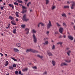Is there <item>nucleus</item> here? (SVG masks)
I'll return each mask as SVG.
<instances>
[{"label":"nucleus","instance_id":"obj_1","mask_svg":"<svg viewBox=\"0 0 75 75\" xmlns=\"http://www.w3.org/2000/svg\"><path fill=\"white\" fill-rule=\"evenodd\" d=\"M22 19L23 21H29V19L27 18L26 15L25 14L23 15V18H22Z\"/></svg>","mask_w":75,"mask_h":75},{"label":"nucleus","instance_id":"obj_2","mask_svg":"<svg viewBox=\"0 0 75 75\" xmlns=\"http://www.w3.org/2000/svg\"><path fill=\"white\" fill-rule=\"evenodd\" d=\"M33 41L35 43H36L37 42V38L36 37L34 33H33Z\"/></svg>","mask_w":75,"mask_h":75},{"label":"nucleus","instance_id":"obj_3","mask_svg":"<svg viewBox=\"0 0 75 75\" xmlns=\"http://www.w3.org/2000/svg\"><path fill=\"white\" fill-rule=\"evenodd\" d=\"M52 26V25L51 24V22L50 21H49V23L47 24V28H50Z\"/></svg>","mask_w":75,"mask_h":75},{"label":"nucleus","instance_id":"obj_4","mask_svg":"<svg viewBox=\"0 0 75 75\" xmlns=\"http://www.w3.org/2000/svg\"><path fill=\"white\" fill-rule=\"evenodd\" d=\"M71 3L72 4V6L71 7V9H73L74 8V6H75V2L72 1H71Z\"/></svg>","mask_w":75,"mask_h":75},{"label":"nucleus","instance_id":"obj_5","mask_svg":"<svg viewBox=\"0 0 75 75\" xmlns=\"http://www.w3.org/2000/svg\"><path fill=\"white\" fill-rule=\"evenodd\" d=\"M63 30H64V28L62 27H61L60 28H59V32L60 33H61V34H62Z\"/></svg>","mask_w":75,"mask_h":75},{"label":"nucleus","instance_id":"obj_6","mask_svg":"<svg viewBox=\"0 0 75 75\" xmlns=\"http://www.w3.org/2000/svg\"><path fill=\"white\" fill-rule=\"evenodd\" d=\"M68 38H69V39L71 40H74V38H73V37L71 35H69L68 36Z\"/></svg>","mask_w":75,"mask_h":75},{"label":"nucleus","instance_id":"obj_7","mask_svg":"<svg viewBox=\"0 0 75 75\" xmlns=\"http://www.w3.org/2000/svg\"><path fill=\"white\" fill-rule=\"evenodd\" d=\"M25 31H27L26 34H28V33H29V31H30V29L28 28H27L25 29Z\"/></svg>","mask_w":75,"mask_h":75},{"label":"nucleus","instance_id":"obj_8","mask_svg":"<svg viewBox=\"0 0 75 75\" xmlns=\"http://www.w3.org/2000/svg\"><path fill=\"white\" fill-rule=\"evenodd\" d=\"M67 65L68 64H67L65 62H64L63 63H61L60 65L61 67H62V66H64V65L66 66V65Z\"/></svg>","mask_w":75,"mask_h":75},{"label":"nucleus","instance_id":"obj_9","mask_svg":"<svg viewBox=\"0 0 75 75\" xmlns=\"http://www.w3.org/2000/svg\"><path fill=\"white\" fill-rule=\"evenodd\" d=\"M13 51H15V52H19L20 51V50H18V49L15 48L13 49Z\"/></svg>","mask_w":75,"mask_h":75},{"label":"nucleus","instance_id":"obj_10","mask_svg":"<svg viewBox=\"0 0 75 75\" xmlns=\"http://www.w3.org/2000/svg\"><path fill=\"white\" fill-rule=\"evenodd\" d=\"M11 23L13 25H16V21H11Z\"/></svg>","mask_w":75,"mask_h":75},{"label":"nucleus","instance_id":"obj_11","mask_svg":"<svg viewBox=\"0 0 75 75\" xmlns=\"http://www.w3.org/2000/svg\"><path fill=\"white\" fill-rule=\"evenodd\" d=\"M8 6L9 7H12V9H14V6L13 5L9 4H8Z\"/></svg>","mask_w":75,"mask_h":75},{"label":"nucleus","instance_id":"obj_12","mask_svg":"<svg viewBox=\"0 0 75 75\" xmlns=\"http://www.w3.org/2000/svg\"><path fill=\"white\" fill-rule=\"evenodd\" d=\"M26 12H27V10L23 9L21 13L22 14H23V13H26Z\"/></svg>","mask_w":75,"mask_h":75},{"label":"nucleus","instance_id":"obj_13","mask_svg":"<svg viewBox=\"0 0 75 75\" xmlns=\"http://www.w3.org/2000/svg\"><path fill=\"white\" fill-rule=\"evenodd\" d=\"M52 64H53V66H55V64L56 62H55V61H54L53 60L52 61Z\"/></svg>","mask_w":75,"mask_h":75},{"label":"nucleus","instance_id":"obj_14","mask_svg":"<svg viewBox=\"0 0 75 75\" xmlns=\"http://www.w3.org/2000/svg\"><path fill=\"white\" fill-rule=\"evenodd\" d=\"M6 63H5L4 64V65L5 66V67H6V66H7V65H8V62L7 61H6Z\"/></svg>","mask_w":75,"mask_h":75},{"label":"nucleus","instance_id":"obj_15","mask_svg":"<svg viewBox=\"0 0 75 75\" xmlns=\"http://www.w3.org/2000/svg\"><path fill=\"white\" fill-rule=\"evenodd\" d=\"M31 52H38V51H36L35 50H34L33 49H32L31 50Z\"/></svg>","mask_w":75,"mask_h":75},{"label":"nucleus","instance_id":"obj_16","mask_svg":"<svg viewBox=\"0 0 75 75\" xmlns=\"http://www.w3.org/2000/svg\"><path fill=\"white\" fill-rule=\"evenodd\" d=\"M37 57H39V58H41V59H42V58H43V57L42 56H40V55L39 54H38L37 55Z\"/></svg>","mask_w":75,"mask_h":75},{"label":"nucleus","instance_id":"obj_17","mask_svg":"<svg viewBox=\"0 0 75 75\" xmlns=\"http://www.w3.org/2000/svg\"><path fill=\"white\" fill-rule=\"evenodd\" d=\"M16 45H17V47H19L21 46V45L20 43H18L16 44Z\"/></svg>","mask_w":75,"mask_h":75},{"label":"nucleus","instance_id":"obj_18","mask_svg":"<svg viewBox=\"0 0 75 75\" xmlns=\"http://www.w3.org/2000/svg\"><path fill=\"white\" fill-rule=\"evenodd\" d=\"M9 18L11 20H14V17L13 16H9Z\"/></svg>","mask_w":75,"mask_h":75},{"label":"nucleus","instance_id":"obj_19","mask_svg":"<svg viewBox=\"0 0 75 75\" xmlns=\"http://www.w3.org/2000/svg\"><path fill=\"white\" fill-rule=\"evenodd\" d=\"M65 62H67L68 63H69V62H71V60H65Z\"/></svg>","mask_w":75,"mask_h":75},{"label":"nucleus","instance_id":"obj_20","mask_svg":"<svg viewBox=\"0 0 75 75\" xmlns=\"http://www.w3.org/2000/svg\"><path fill=\"white\" fill-rule=\"evenodd\" d=\"M31 50H32V49H27L26 50V52H30V51H31Z\"/></svg>","mask_w":75,"mask_h":75},{"label":"nucleus","instance_id":"obj_21","mask_svg":"<svg viewBox=\"0 0 75 75\" xmlns=\"http://www.w3.org/2000/svg\"><path fill=\"white\" fill-rule=\"evenodd\" d=\"M18 14H19V12H16V15L17 17H19V15H18Z\"/></svg>","mask_w":75,"mask_h":75},{"label":"nucleus","instance_id":"obj_22","mask_svg":"<svg viewBox=\"0 0 75 75\" xmlns=\"http://www.w3.org/2000/svg\"><path fill=\"white\" fill-rule=\"evenodd\" d=\"M58 27H61V25L59 24V23H56Z\"/></svg>","mask_w":75,"mask_h":75},{"label":"nucleus","instance_id":"obj_23","mask_svg":"<svg viewBox=\"0 0 75 75\" xmlns=\"http://www.w3.org/2000/svg\"><path fill=\"white\" fill-rule=\"evenodd\" d=\"M22 7L23 8V10H24V9H25V10L27 9V7H25L23 6H22Z\"/></svg>","mask_w":75,"mask_h":75},{"label":"nucleus","instance_id":"obj_24","mask_svg":"<svg viewBox=\"0 0 75 75\" xmlns=\"http://www.w3.org/2000/svg\"><path fill=\"white\" fill-rule=\"evenodd\" d=\"M28 70V68H25L24 69H22V71H23V72H24V71H27V70Z\"/></svg>","mask_w":75,"mask_h":75},{"label":"nucleus","instance_id":"obj_25","mask_svg":"<svg viewBox=\"0 0 75 75\" xmlns=\"http://www.w3.org/2000/svg\"><path fill=\"white\" fill-rule=\"evenodd\" d=\"M21 28H25V25L22 24L21 25Z\"/></svg>","mask_w":75,"mask_h":75},{"label":"nucleus","instance_id":"obj_26","mask_svg":"<svg viewBox=\"0 0 75 75\" xmlns=\"http://www.w3.org/2000/svg\"><path fill=\"white\" fill-rule=\"evenodd\" d=\"M48 41H46L45 42V43H43V44H44V45H47L48 44Z\"/></svg>","mask_w":75,"mask_h":75},{"label":"nucleus","instance_id":"obj_27","mask_svg":"<svg viewBox=\"0 0 75 75\" xmlns=\"http://www.w3.org/2000/svg\"><path fill=\"white\" fill-rule=\"evenodd\" d=\"M62 15L63 17H67V15L65 13L62 14Z\"/></svg>","mask_w":75,"mask_h":75},{"label":"nucleus","instance_id":"obj_28","mask_svg":"<svg viewBox=\"0 0 75 75\" xmlns=\"http://www.w3.org/2000/svg\"><path fill=\"white\" fill-rule=\"evenodd\" d=\"M8 69H10L11 70H13V67L11 66H9L8 67Z\"/></svg>","mask_w":75,"mask_h":75},{"label":"nucleus","instance_id":"obj_29","mask_svg":"<svg viewBox=\"0 0 75 75\" xmlns=\"http://www.w3.org/2000/svg\"><path fill=\"white\" fill-rule=\"evenodd\" d=\"M64 8H69V6H64Z\"/></svg>","mask_w":75,"mask_h":75},{"label":"nucleus","instance_id":"obj_30","mask_svg":"<svg viewBox=\"0 0 75 75\" xmlns=\"http://www.w3.org/2000/svg\"><path fill=\"white\" fill-rule=\"evenodd\" d=\"M63 25L64 26V27H67V25L66 24V23H65V22H64L63 23Z\"/></svg>","mask_w":75,"mask_h":75},{"label":"nucleus","instance_id":"obj_31","mask_svg":"<svg viewBox=\"0 0 75 75\" xmlns=\"http://www.w3.org/2000/svg\"><path fill=\"white\" fill-rule=\"evenodd\" d=\"M67 53L69 56L70 55V54H69L70 53H71V51L70 50L68 51V52H67Z\"/></svg>","mask_w":75,"mask_h":75},{"label":"nucleus","instance_id":"obj_32","mask_svg":"<svg viewBox=\"0 0 75 75\" xmlns=\"http://www.w3.org/2000/svg\"><path fill=\"white\" fill-rule=\"evenodd\" d=\"M55 48V45H53V46L52 47V50H54Z\"/></svg>","mask_w":75,"mask_h":75},{"label":"nucleus","instance_id":"obj_33","mask_svg":"<svg viewBox=\"0 0 75 75\" xmlns=\"http://www.w3.org/2000/svg\"><path fill=\"white\" fill-rule=\"evenodd\" d=\"M13 34H16V29H14L13 30Z\"/></svg>","mask_w":75,"mask_h":75},{"label":"nucleus","instance_id":"obj_34","mask_svg":"<svg viewBox=\"0 0 75 75\" xmlns=\"http://www.w3.org/2000/svg\"><path fill=\"white\" fill-rule=\"evenodd\" d=\"M17 1L18 3H23V1H20V0H17Z\"/></svg>","mask_w":75,"mask_h":75},{"label":"nucleus","instance_id":"obj_35","mask_svg":"<svg viewBox=\"0 0 75 75\" xmlns=\"http://www.w3.org/2000/svg\"><path fill=\"white\" fill-rule=\"evenodd\" d=\"M15 74L16 75H18V71H15Z\"/></svg>","mask_w":75,"mask_h":75},{"label":"nucleus","instance_id":"obj_36","mask_svg":"<svg viewBox=\"0 0 75 75\" xmlns=\"http://www.w3.org/2000/svg\"><path fill=\"white\" fill-rule=\"evenodd\" d=\"M48 54H49V56H52V54L50 52H49Z\"/></svg>","mask_w":75,"mask_h":75},{"label":"nucleus","instance_id":"obj_37","mask_svg":"<svg viewBox=\"0 0 75 75\" xmlns=\"http://www.w3.org/2000/svg\"><path fill=\"white\" fill-rule=\"evenodd\" d=\"M14 4V5H17V6H18V3L16 2H15L13 3Z\"/></svg>","mask_w":75,"mask_h":75},{"label":"nucleus","instance_id":"obj_38","mask_svg":"<svg viewBox=\"0 0 75 75\" xmlns=\"http://www.w3.org/2000/svg\"><path fill=\"white\" fill-rule=\"evenodd\" d=\"M32 31L33 33H36L37 31H36V30H35L34 29H33L32 30Z\"/></svg>","mask_w":75,"mask_h":75},{"label":"nucleus","instance_id":"obj_39","mask_svg":"<svg viewBox=\"0 0 75 75\" xmlns=\"http://www.w3.org/2000/svg\"><path fill=\"white\" fill-rule=\"evenodd\" d=\"M31 2H29V3H28V4H27V6L28 7H29V5H30V4H31Z\"/></svg>","mask_w":75,"mask_h":75},{"label":"nucleus","instance_id":"obj_40","mask_svg":"<svg viewBox=\"0 0 75 75\" xmlns=\"http://www.w3.org/2000/svg\"><path fill=\"white\" fill-rule=\"evenodd\" d=\"M62 42H59L57 43V44H60V45H62Z\"/></svg>","mask_w":75,"mask_h":75},{"label":"nucleus","instance_id":"obj_41","mask_svg":"<svg viewBox=\"0 0 75 75\" xmlns=\"http://www.w3.org/2000/svg\"><path fill=\"white\" fill-rule=\"evenodd\" d=\"M12 66L13 68H15V67H16V64H14Z\"/></svg>","mask_w":75,"mask_h":75},{"label":"nucleus","instance_id":"obj_42","mask_svg":"<svg viewBox=\"0 0 75 75\" xmlns=\"http://www.w3.org/2000/svg\"><path fill=\"white\" fill-rule=\"evenodd\" d=\"M55 8V6H53L52 7V10H54Z\"/></svg>","mask_w":75,"mask_h":75},{"label":"nucleus","instance_id":"obj_43","mask_svg":"<svg viewBox=\"0 0 75 75\" xmlns=\"http://www.w3.org/2000/svg\"><path fill=\"white\" fill-rule=\"evenodd\" d=\"M46 4H48V3L49 2V1H48V0H46Z\"/></svg>","mask_w":75,"mask_h":75},{"label":"nucleus","instance_id":"obj_44","mask_svg":"<svg viewBox=\"0 0 75 75\" xmlns=\"http://www.w3.org/2000/svg\"><path fill=\"white\" fill-rule=\"evenodd\" d=\"M33 69H37V67L36 66L33 67Z\"/></svg>","mask_w":75,"mask_h":75},{"label":"nucleus","instance_id":"obj_45","mask_svg":"<svg viewBox=\"0 0 75 75\" xmlns=\"http://www.w3.org/2000/svg\"><path fill=\"white\" fill-rule=\"evenodd\" d=\"M11 59H13V60H14V61H17V60H16V59H15V58H14L11 57Z\"/></svg>","mask_w":75,"mask_h":75},{"label":"nucleus","instance_id":"obj_46","mask_svg":"<svg viewBox=\"0 0 75 75\" xmlns=\"http://www.w3.org/2000/svg\"><path fill=\"white\" fill-rule=\"evenodd\" d=\"M27 1H28V0H25V4H27Z\"/></svg>","mask_w":75,"mask_h":75},{"label":"nucleus","instance_id":"obj_47","mask_svg":"<svg viewBox=\"0 0 75 75\" xmlns=\"http://www.w3.org/2000/svg\"><path fill=\"white\" fill-rule=\"evenodd\" d=\"M40 24H41L42 26H44V24L42 23H40Z\"/></svg>","mask_w":75,"mask_h":75},{"label":"nucleus","instance_id":"obj_48","mask_svg":"<svg viewBox=\"0 0 75 75\" xmlns=\"http://www.w3.org/2000/svg\"><path fill=\"white\" fill-rule=\"evenodd\" d=\"M18 73H19V74H21V71H19Z\"/></svg>","mask_w":75,"mask_h":75},{"label":"nucleus","instance_id":"obj_49","mask_svg":"<svg viewBox=\"0 0 75 75\" xmlns=\"http://www.w3.org/2000/svg\"><path fill=\"white\" fill-rule=\"evenodd\" d=\"M50 33V32L49 31H47V33H46V34H47L48 35L49 34V33Z\"/></svg>","mask_w":75,"mask_h":75},{"label":"nucleus","instance_id":"obj_50","mask_svg":"<svg viewBox=\"0 0 75 75\" xmlns=\"http://www.w3.org/2000/svg\"><path fill=\"white\" fill-rule=\"evenodd\" d=\"M47 71H45V73H44V75H47Z\"/></svg>","mask_w":75,"mask_h":75},{"label":"nucleus","instance_id":"obj_51","mask_svg":"<svg viewBox=\"0 0 75 75\" xmlns=\"http://www.w3.org/2000/svg\"><path fill=\"white\" fill-rule=\"evenodd\" d=\"M8 28H10V24H9L8 25Z\"/></svg>","mask_w":75,"mask_h":75},{"label":"nucleus","instance_id":"obj_52","mask_svg":"<svg viewBox=\"0 0 75 75\" xmlns=\"http://www.w3.org/2000/svg\"><path fill=\"white\" fill-rule=\"evenodd\" d=\"M0 8L1 10H3V7L2 6H1L0 7Z\"/></svg>","mask_w":75,"mask_h":75},{"label":"nucleus","instance_id":"obj_53","mask_svg":"<svg viewBox=\"0 0 75 75\" xmlns=\"http://www.w3.org/2000/svg\"><path fill=\"white\" fill-rule=\"evenodd\" d=\"M16 21H19L18 19L17 18L16 19Z\"/></svg>","mask_w":75,"mask_h":75},{"label":"nucleus","instance_id":"obj_54","mask_svg":"<svg viewBox=\"0 0 75 75\" xmlns=\"http://www.w3.org/2000/svg\"><path fill=\"white\" fill-rule=\"evenodd\" d=\"M55 34H58V31L55 32Z\"/></svg>","mask_w":75,"mask_h":75},{"label":"nucleus","instance_id":"obj_55","mask_svg":"<svg viewBox=\"0 0 75 75\" xmlns=\"http://www.w3.org/2000/svg\"><path fill=\"white\" fill-rule=\"evenodd\" d=\"M40 24H41L40 23H39V24L38 25V27H40Z\"/></svg>","mask_w":75,"mask_h":75},{"label":"nucleus","instance_id":"obj_56","mask_svg":"<svg viewBox=\"0 0 75 75\" xmlns=\"http://www.w3.org/2000/svg\"><path fill=\"white\" fill-rule=\"evenodd\" d=\"M64 38H66V35H64L63 36Z\"/></svg>","mask_w":75,"mask_h":75},{"label":"nucleus","instance_id":"obj_57","mask_svg":"<svg viewBox=\"0 0 75 75\" xmlns=\"http://www.w3.org/2000/svg\"><path fill=\"white\" fill-rule=\"evenodd\" d=\"M71 24H72V25H74V23H73V22H71Z\"/></svg>","mask_w":75,"mask_h":75},{"label":"nucleus","instance_id":"obj_58","mask_svg":"<svg viewBox=\"0 0 75 75\" xmlns=\"http://www.w3.org/2000/svg\"><path fill=\"white\" fill-rule=\"evenodd\" d=\"M0 54L1 56H3V54L1 53H0Z\"/></svg>","mask_w":75,"mask_h":75},{"label":"nucleus","instance_id":"obj_59","mask_svg":"<svg viewBox=\"0 0 75 75\" xmlns=\"http://www.w3.org/2000/svg\"><path fill=\"white\" fill-rule=\"evenodd\" d=\"M73 28H74V30H75V26H73Z\"/></svg>","mask_w":75,"mask_h":75},{"label":"nucleus","instance_id":"obj_60","mask_svg":"<svg viewBox=\"0 0 75 75\" xmlns=\"http://www.w3.org/2000/svg\"><path fill=\"white\" fill-rule=\"evenodd\" d=\"M59 38H62V36H60L59 37Z\"/></svg>","mask_w":75,"mask_h":75},{"label":"nucleus","instance_id":"obj_61","mask_svg":"<svg viewBox=\"0 0 75 75\" xmlns=\"http://www.w3.org/2000/svg\"><path fill=\"white\" fill-rule=\"evenodd\" d=\"M8 27H6V28H7V29L8 28Z\"/></svg>","mask_w":75,"mask_h":75},{"label":"nucleus","instance_id":"obj_62","mask_svg":"<svg viewBox=\"0 0 75 75\" xmlns=\"http://www.w3.org/2000/svg\"><path fill=\"white\" fill-rule=\"evenodd\" d=\"M19 5H20L21 6H22H22H23V5H21V4H20Z\"/></svg>","mask_w":75,"mask_h":75},{"label":"nucleus","instance_id":"obj_63","mask_svg":"<svg viewBox=\"0 0 75 75\" xmlns=\"http://www.w3.org/2000/svg\"><path fill=\"white\" fill-rule=\"evenodd\" d=\"M32 11H33V10H30V12H32Z\"/></svg>","mask_w":75,"mask_h":75},{"label":"nucleus","instance_id":"obj_64","mask_svg":"<svg viewBox=\"0 0 75 75\" xmlns=\"http://www.w3.org/2000/svg\"><path fill=\"white\" fill-rule=\"evenodd\" d=\"M5 55H6V56H7V54H5Z\"/></svg>","mask_w":75,"mask_h":75}]
</instances>
